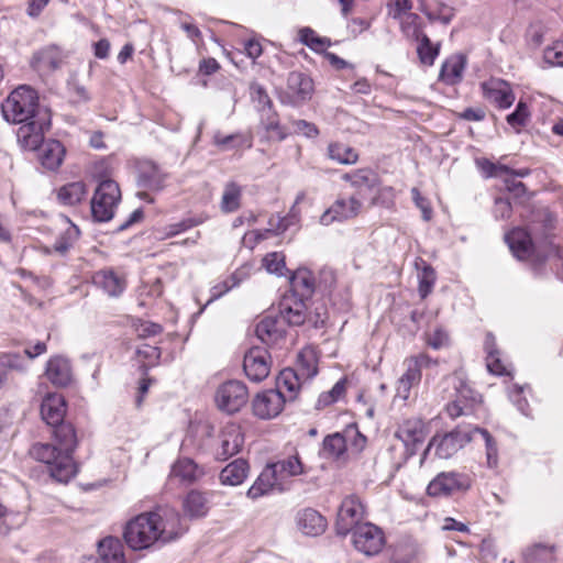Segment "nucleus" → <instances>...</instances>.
Returning <instances> with one entry per match:
<instances>
[{
	"label": "nucleus",
	"instance_id": "obj_1",
	"mask_svg": "<svg viewBox=\"0 0 563 563\" xmlns=\"http://www.w3.org/2000/svg\"><path fill=\"white\" fill-rule=\"evenodd\" d=\"M3 119L20 124L16 140L23 150L35 151L43 142L45 131L51 125V114L38 103L37 92L30 86H20L12 90L1 102Z\"/></svg>",
	"mask_w": 563,
	"mask_h": 563
},
{
	"label": "nucleus",
	"instance_id": "obj_2",
	"mask_svg": "<svg viewBox=\"0 0 563 563\" xmlns=\"http://www.w3.org/2000/svg\"><path fill=\"white\" fill-rule=\"evenodd\" d=\"M179 512L170 507H159L155 511L144 512L129 520L123 538L134 551L146 550L156 542L167 543L184 533Z\"/></svg>",
	"mask_w": 563,
	"mask_h": 563
},
{
	"label": "nucleus",
	"instance_id": "obj_3",
	"mask_svg": "<svg viewBox=\"0 0 563 563\" xmlns=\"http://www.w3.org/2000/svg\"><path fill=\"white\" fill-rule=\"evenodd\" d=\"M77 446L76 431L73 424H62L53 432L52 443H34L31 456L45 464L55 482L68 483L77 474L73 453Z\"/></svg>",
	"mask_w": 563,
	"mask_h": 563
},
{
	"label": "nucleus",
	"instance_id": "obj_4",
	"mask_svg": "<svg viewBox=\"0 0 563 563\" xmlns=\"http://www.w3.org/2000/svg\"><path fill=\"white\" fill-rule=\"evenodd\" d=\"M121 200L119 185L112 179H102L95 189L90 201L91 217L96 222H108Z\"/></svg>",
	"mask_w": 563,
	"mask_h": 563
},
{
	"label": "nucleus",
	"instance_id": "obj_5",
	"mask_svg": "<svg viewBox=\"0 0 563 563\" xmlns=\"http://www.w3.org/2000/svg\"><path fill=\"white\" fill-rule=\"evenodd\" d=\"M472 441V426L459 424L445 433H435L424 450L423 459L434 450L440 459H450Z\"/></svg>",
	"mask_w": 563,
	"mask_h": 563
},
{
	"label": "nucleus",
	"instance_id": "obj_6",
	"mask_svg": "<svg viewBox=\"0 0 563 563\" xmlns=\"http://www.w3.org/2000/svg\"><path fill=\"white\" fill-rule=\"evenodd\" d=\"M249 390L245 384L240 380H228L221 384L214 396L217 407L227 413H235L246 405Z\"/></svg>",
	"mask_w": 563,
	"mask_h": 563
},
{
	"label": "nucleus",
	"instance_id": "obj_7",
	"mask_svg": "<svg viewBox=\"0 0 563 563\" xmlns=\"http://www.w3.org/2000/svg\"><path fill=\"white\" fill-rule=\"evenodd\" d=\"M365 517V507L358 497L352 495L345 497L338 510L335 532L340 537H346L361 526Z\"/></svg>",
	"mask_w": 563,
	"mask_h": 563
},
{
	"label": "nucleus",
	"instance_id": "obj_8",
	"mask_svg": "<svg viewBox=\"0 0 563 563\" xmlns=\"http://www.w3.org/2000/svg\"><path fill=\"white\" fill-rule=\"evenodd\" d=\"M351 533L354 548L367 556L378 554L386 543L384 531L378 526L368 521L356 526V529Z\"/></svg>",
	"mask_w": 563,
	"mask_h": 563
},
{
	"label": "nucleus",
	"instance_id": "obj_9",
	"mask_svg": "<svg viewBox=\"0 0 563 563\" xmlns=\"http://www.w3.org/2000/svg\"><path fill=\"white\" fill-rule=\"evenodd\" d=\"M433 361L427 354H419L410 356L405 360V373L397 380L396 397L407 400L410 396V390L418 386L421 380V369L430 366Z\"/></svg>",
	"mask_w": 563,
	"mask_h": 563
},
{
	"label": "nucleus",
	"instance_id": "obj_10",
	"mask_svg": "<svg viewBox=\"0 0 563 563\" xmlns=\"http://www.w3.org/2000/svg\"><path fill=\"white\" fill-rule=\"evenodd\" d=\"M471 485V477L466 474L442 472L429 483L427 493L432 497L450 496L468 490Z\"/></svg>",
	"mask_w": 563,
	"mask_h": 563
},
{
	"label": "nucleus",
	"instance_id": "obj_11",
	"mask_svg": "<svg viewBox=\"0 0 563 563\" xmlns=\"http://www.w3.org/2000/svg\"><path fill=\"white\" fill-rule=\"evenodd\" d=\"M66 57V53L59 46L49 44L33 53L30 66L40 75H51L63 66Z\"/></svg>",
	"mask_w": 563,
	"mask_h": 563
},
{
	"label": "nucleus",
	"instance_id": "obj_12",
	"mask_svg": "<svg viewBox=\"0 0 563 563\" xmlns=\"http://www.w3.org/2000/svg\"><path fill=\"white\" fill-rule=\"evenodd\" d=\"M271 363L267 349L253 346L244 355L243 369L250 380L260 383L269 375Z\"/></svg>",
	"mask_w": 563,
	"mask_h": 563
},
{
	"label": "nucleus",
	"instance_id": "obj_13",
	"mask_svg": "<svg viewBox=\"0 0 563 563\" xmlns=\"http://www.w3.org/2000/svg\"><path fill=\"white\" fill-rule=\"evenodd\" d=\"M286 402V395L280 389H267L258 393L252 402L253 412L261 419L277 417Z\"/></svg>",
	"mask_w": 563,
	"mask_h": 563
},
{
	"label": "nucleus",
	"instance_id": "obj_14",
	"mask_svg": "<svg viewBox=\"0 0 563 563\" xmlns=\"http://www.w3.org/2000/svg\"><path fill=\"white\" fill-rule=\"evenodd\" d=\"M481 88L484 98L499 109H508L515 101L510 84L503 79L490 78L482 82Z\"/></svg>",
	"mask_w": 563,
	"mask_h": 563
},
{
	"label": "nucleus",
	"instance_id": "obj_15",
	"mask_svg": "<svg viewBox=\"0 0 563 563\" xmlns=\"http://www.w3.org/2000/svg\"><path fill=\"white\" fill-rule=\"evenodd\" d=\"M362 208L358 198L352 196L349 199L339 198L320 217V223L330 225L338 221L342 222L355 218Z\"/></svg>",
	"mask_w": 563,
	"mask_h": 563
},
{
	"label": "nucleus",
	"instance_id": "obj_16",
	"mask_svg": "<svg viewBox=\"0 0 563 563\" xmlns=\"http://www.w3.org/2000/svg\"><path fill=\"white\" fill-rule=\"evenodd\" d=\"M313 92L312 79L303 73L291 71L287 77V89L285 97L292 106L309 100Z\"/></svg>",
	"mask_w": 563,
	"mask_h": 563
},
{
	"label": "nucleus",
	"instance_id": "obj_17",
	"mask_svg": "<svg viewBox=\"0 0 563 563\" xmlns=\"http://www.w3.org/2000/svg\"><path fill=\"white\" fill-rule=\"evenodd\" d=\"M279 318L283 323L291 327H298L306 323L307 305L306 300L294 295L286 294L283 296L279 306Z\"/></svg>",
	"mask_w": 563,
	"mask_h": 563
},
{
	"label": "nucleus",
	"instance_id": "obj_18",
	"mask_svg": "<svg viewBox=\"0 0 563 563\" xmlns=\"http://www.w3.org/2000/svg\"><path fill=\"white\" fill-rule=\"evenodd\" d=\"M203 474V468L194 460L189 457H179L170 467L168 481L169 483L188 486L201 478Z\"/></svg>",
	"mask_w": 563,
	"mask_h": 563
},
{
	"label": "nucleus",
	"instance_id": "obj_19",
	"mask_svg": "<svg viewBox=\"0 0 563 563\" xmlns=\"http://www.w3.org/2000/svg\"><path fill=\"white\" fill-rule=\"evenodd\" d=\"M244 443L242 430L236 424L225 426L220 433V446L217 450L216 457L225 461L240 452Z\"/></svg>",
	"mask_w": 563,
	"mask_h": 563
},
{
	"label": "nucleus",
	"instance_id": "obj_20",
	"mask_svg": "<svg viewBox=\"0 0 563 563\" xmlns=\"http://www.w3.org/2000/svg\"><path fill=\"white\" fill-rule=\"evenodd\" d=\"M396 437L402 441L407 452L415 454V446L424 441V423L420 418L412 417L404 420L396 431Z\"/></svg>",
	"mask_w": 563,
	"mask_h": 563
},
{
	"label": "nucleus",
	"instance_id": "obj_21",
	"mask_svg": "<svg viewBox=\"0 0 563 563\" xmlns=\"http://www.w3.org/2000/svg\"><path fill=\"white\" fill-rule=\"evenodd\" d=\"M137 185L148 190H161L164 186L166 175L158 165L152 161H140L137 163Z\"/></svg>",
	"mask_w": 563,
	"mask_h": 563
},
{
	"label": "nucleus",
	"instance_id": "obj_22",
	"mask_svg": "<svg viewBox=\"0 0 563 563\" xmlns=\"http://www.w3.org/2000/svg\"><path fill=\"white\" fill-rule=\"evenodd\" d=\"M66 413V404L64 397L58 394H48L42 401L41 415L43 420L54 427V430L62 424Z\"/></svg>",
	"mask_w": 563,
	"mask_h": 563
},
{
	"label": "nucleus",
	"instance_id": "obj_23",
	"mask_svg": "<svg viewBox=\"0 0 563 563\" xmlns=\"http://www.w3.org/2000/svg\"><path fill=\"white\" fill-rule=\"evenodd\" d=\"M298 529L306 536L317 537L322 534L327 527V519L316 509L305 508L296 516Z\"/></svg>",
	"mask_w": 563,
	"mask_h": 563
},
{
	"label": "nucleus",
	"instance_id": "obj_24",
	"mask_svg": "<svg viewBox=\"0 0 563 563\" xmlns=\"http://www.w3.org/2000/svg\"><path fill=\"white\" fill-rule=\"evenodd\" d=\"M342 179L349 181L360 197L372 194L378 186L379 179L375 172L369 168H360L345 173Z\"/></svg>",
	"mask_w": 563,
	"mask_h": 563
},
{
	"label": "nucleus",
	"instance_id": "obj_25",
	"mask_svg": "<svg viewBox=\"0 0 563 563\" xmlns=\"http://www.w3.org/2000/svg\"><path fill=\"white\" fill-rule=\"evenodd\" d=\"M45 375L53 385L66 387L73 379L71 365L64 356H52L46 363Z\"/></svg>",
	"mask_w": 563,
	"mask_h": 563
},
{
	"label": "nucleus",
	"instance_id": "obj_26",
	"mask_svg": "<svg viewBox=\"0 0 563 563\" xmlns=\"http://www.w3.org/2000/svg\"><path fill=\"white\" fill-rule=\"evenodd\" d=\"M255 334L266 345L276 344L285 336L284 323L280 318L267 316L256 324Z\"/></svg>",
	"mask_w": 563,
	"mask_h": 563
},
{
	"label": "nucleus",
	"instance_id": "obj_27",
	"mask_svg": "<svg viewBox=\"0 0 563 563\" xmlns=\"http://www.w3.org/2000/svg\"><path fill=\"white\" fill-rule=\"evenodd\" d=\"M505 240L518 260H527L533 252L530 234L522 228H516L506 234Z\"/></svg>",
	"mask_w": 563,
	"mask_h": 563
},
{
	"label": "nucleus",
	"instance_id": "obj_28",
	"mask_svg": "<svg viewBox=\"0 0 563 563\" xmlns=\"http://www.w3.org/2000/svg\"><path fill=\"white\" fill-rule=\"evenodd\" d=\"M93 284L111 297L120 296L125 289V279L112 269H101L95 273Z\"/></svg>",
	"mask_w": 563,
	"mask_h": 563
},
{
	"label": "nucleus",
	"instance_id": "obj_29",
	"mask_svg": "<svg viewBox=\"0 0 563 563\" xmlns=\"http://www.w3.org/2000/svg\"><path fill=\"white\" fill-rule=\"evenodd\" d=\"M465 67L466 57L464 55H452L442 64L439 78L446 85H456L462 80Z\"/></svg>",
	"mask_w": 563,
	"mask_h": 563
},
{
	"label": "nucleus",
	"instance_id": "obj_30",
	"mask_svg": "<svg viewBox=\"0 0 563 563\" xmlns=\"http://www.w3.org/2000/svg\"><path fill=\"white\" fill-rule=\"evenodd\" d=\"M41 145L40 161L42 165L49 170H56L64 161L66 153L64 145L57 140L43 141Z\"/></svg>",
	"mask_w": 563,
	"mask_h": 563
},
{
	"label": "nucleus",
	"instance_id": "obj_31",
	"mask_svg": "<svg viewBox=\"0 0 563 563\" xmlns=\"http://www.w3.org/2000/svg\"><path fill=\"white\" fill-rule=\"evenodd\" d=\"M289 295L309 299L314 291V280L312 273L307 268H298L290 277Z\"/></svg>",
	"mask_w": 563,
	"mask_h": 563
},
{
	"label": "nucleus",
	"instance_id": "obj_32",
	"mask_svg": "<svg viewBox=\"0 0 563 563\" xmlns=\"http://www.w3.org/2000/svg\"><path fill=\"white\" fill-rule=\"evenodd\" d=\"M98 553L104 563H126L124 547L119 538L102 539L98 543Z\"/></svg>",
	"mask_w": 563,
	"mask_h": 563
},
{
	"label": "nucleus",
	"instance_id": "obj_33",
	"mask_svg": "<svg viewBox=\"0 0 563 563\" xmlns=\"http://www.w3.org/2000/svg\"><path fill=\"white\" fill-rule=\"evenodd\" d=\"M26 360L18 353L0 354V389L10 379V372L25 373Z\"/></svg>",
	"mask_w": 563,
	"mask_h": 563
},
{
	"label": "nucleus",
	"instance_id": "obj_34",
	"mask_svg": "<svg viewBox=\"0 0 563 563\" xmlns=\"http://www.w3.org/2000/svg\"><path fill=\"white\" fill-rule=\"evenodd\" d=\"M278 478L275 471L268 465L263 470L257 479L247 490V497L257 499L264 495L269 494L276 486H278Z\"/></svg>",
	"mask_w": 563,
	"mask_h": 563
},
{
	"label": "nucleus",
	"instance_id": "obj_35",
	"mask_svg": "<svg viewBox=\"0 0 563 563\" xmlns=\"http://www.w3.org/2000/svg\"><path fill=\"white\" fill-rule=\"evenodd\" d=\"M249 472V463L244 459H236L228 464L220 473L223 485L238 486L244 482Z\"/></svg>",
	"mask_w": 563,
	"mask_h": 563
},
{
	"label": "nucleus",
	"instance_id": "obj_36",
	"mask_svg": "<svg viewBox=\"0 0 563 563\" xmlns=\"http://www.w3.org/2000/svg\"><path fill=\"white\" fill-rule=\"evenodd\" d=\"M303 380L305 379L294 368H285L278 376L276 389H280L283 394H285V391L288 393L286 400H294L297 397L298 390L300 389Z\"/></svg>",
	"mask_w": 563,
	"mask_h": 563
},
{
	"label": "nucleus",
	"instance_id": "obj_37",
	"mask_svg": "<svg viewBox=\"0 0 563 563\" xmlns=\"http://www.w3.org/2000/svg\"><path fill=\"white\" fill-rule=\"evenodd\" d=\"M88 194L84 181H74L62 186L57 191V198L65 206H75L80 203Z\"/></svg>",
	"mask_w": 563,
	"mask_h": 563
},
{
	"label": "nucleus",
	"instance_id": "obj_38",
	"mask_svg": "<svg viewBox=\"0 0 563 563\" xmlns=\"http://www.w3.org/2000/svg\"><path fill=\"white\" fill-rule=\"evenodd\" d=\"M318 360L313 347L307 346L302 349L297 357V371L299 375L305 379H311L318 373L317 366Z\"/></svg>",
	"mask_w": 563,
	"mask_h": 563
},
{
	"label": "nucleus",
	"instance_id": "obj_39",
	"mask_svg": "<svg viewBox=\"0 0 563 563\" xmlns=\"http://www.w3.org/2000/svg\"><path fill=\"white\" fill-rule=\"evenodd\" d=\"M347 450L345 432H335L327 435L322 442V454L330 459H340Z\"/></svg>",
	"mask_w": 563,
	"mask_h": 563
},
{
	"label": "nucleus",
	"instance_id": "obj_40",
	"mask_svg": "<svg viewBox=\"0 0 563 563\" xmlns=\"http://www.w3.org/2000/svg\"><path fill=\"white\" fill-rule=\"evenodd\" d=\"M183 507L189 518H200L208 512L207 498L202 493L197 490H191L187 494Z\"/></svg>",
	"mask_w": 563,
	"mask_h": 563
},
{
	"label": "nucleus",
	"instance_id": "obj_41",
	"mask_svg": "<svg viewBox=\"0 0 563 563\" xmlns=\"http://www.w3.org/2000/svg\"><path fill=\"white\" fill-rule=\"evenodd\" d=\"M328 157L342 165H353L358 161L357 152L341 142H332L328 145Z\"/></svg>",
	"mask_w": 563,
	"mask_h": 563
},
{
	"label": "nucleus",
	"instance_id": "obj_42",
	"mask_svg": "<svg viewBox=\"0 0 563 563\" xmlns=\"http://www.w3.org/2000/svg\"><path fill=\"white\" fill-rule=\"evenodd\" d=\"M476 435H479L485 444L486 464L489 468H495L498 465V446L493 435L483 428L472 427V441Z\"/></svg>",
	"mask_w": 563,
	"mask_h": 563
},
{
	"label": "nucleus",
	"instance_id": "obj_43",
	"mask_svg": "<svg viewBox=\"0 0 563 563\" xmlns=\"http://www.w3.org/2000/svg\"><path fill=\"white\" fill-rule=\"evenodd\" d=\"M213 144L221 151H230L243 146L251 147V140L241 132L223 135L220 131H217L213 134Z\"/></svg>",
	"mask_w": 563,
	"mask_h": 563
},
{
	"label": "nucleus",
	"instance_id": "obj_44",
	"mask_svg": "<svg viewBox=\"0 0 563 563\" xmlns=\"http://www.w3.org/2000/svg\"><path fill=\"white\" fill-rule=\"evenodd\" d=\"M416 267L418 269L419 280L418 291L423 299L432 291L437 278L435 272L433 267L423 260L417 261Z\"/></svg>",
	"mask_w": 563,
	"mask_h": 563
},
{
	"label": "nucleus",
	"instance_id": "obj_45",
	"mask_svg": "<svg viewBox=\"0 0 563 563\" xmlns=\"http://www.w3.org/2000/svg\"><path fill=\"white\" fill-rule=\"evenodd\" d=\"M136 357L141 363V369L146 375L151 367L158 365L162 355L161 349L148 343H142L136 349Z\"/></svg>",
	"mask_w": 563,
	"mask_h": 563
},
{
	"label": "nucleus",
	"instance_id": "obj_46",
	"mask_svg": "<svg viewBox=\"0 0 563 563\" xmlns=\"http://www.w3.org/2000/svg\"><path fill=\"white\" fill-rule=\"evenodd\" d=\"M268 466L275 471L277 478L282 479L303 473V466L298 456H289Z\"/></svg>",
	"mask_w": 563,
	"mask_h": 563
},
{
	"label": "nucleus",
	"instance_id": "obj_47",
	"mask_svg": "<svg viewBox=\"0 0 563 563\" xmlns=\"http://www.w3.org/2000/svg\"><path fill=\"white\" fill-rule=\"evenodd\" d=\"M240 201L241 187L235 183L227 184L222 194L221 209L224 212H233L240 208Z\"/></svg>",
	"mask_w": 563,
	"mask_h": 563
},
{
	"label": "nucleus",
	"instance_id": "obj_48",
	"mask_svg": "<svg viewBox=\"0 0 563 563\" xmlns=\"http://www.w3.org/2000/svg\"><path fill=\"white\" fill-rule=\"evenodd\" d=\"M79 229L71 224L59 236L56 238L53 249L59 253L65 254L78 240Z\"/></svg>",
	"mask_w": 563,
	"mask_h": 563
},
{
	"label": "nucleus",
	"instance_id": "obj_49",
	"mask_svg": "<svg viewBox=\"0 0 563 563\" xmlns=\"http://www.w3.org/2000/svg\"><path fill=\"white\" fill-rule=\"evenodd\" d=\"M299 40L314 52H322L327 46L330 45V41L327 37L318 36L317 33L310 27L300 29Z\"/></svg>",
	"mask_w": 563,
	"mask_h": 563
},
{
	"label": "nucleus",
	"instance_id": "obj_50",
	"mask_svg": "<svg viewBox=\"0 0 563 563\" xmlns=\"http://www.w3.org/2000/svg\"><path fill=\"white\" fill-rule=\"evenodd\" d=\"M417 53L419 59L424 65H433L437 56L439 55V45L433 46L430 38L424 34L419 40Z\"/></svg>",
	"mask_w": 563,
	"mask_h": 563
},
{
	"label": "nucleus",
	"instance_id": "obj_51",
	"mask_svg": "<svg viewBox=\"0 0 563 563\" xmlns=\"http://www.w3.org/2000/svg\"><path fill=\"white\" fill-rule=\"evenodd\" d=\"M400 24L401 31L407 37L419 40L422 35H424L419 25V15L416 13H408L401 16Z\"/></svg>",
	"mask_w": 563,
	"mask_h": 563
},
{
	"label": "nucleus",
	"instance_id": "obj_52",
	"mask_svg": "<svg viewBox=\"0 0 563 563\" xmlns=\"http://www.w3.org/2000/svg\"><path fill=\"white\" fill-rule=\"evenodd\" d=\"M345 393V380L340 379L334 386L327 393H322L317 401L316 407L322 409L335 401H338Z\"/></svg>",
	"mask_w": 563,
	"mask_h": 563
},
{
	"label": "nucleus",
	"instance_id": "obj_53",
	"mask_svg": "<svg viewBox=\"0 0 563 563\" xmlns=\"http://www.w3.org/2000/svg\"><path fill=\"white\" fill-rule=\"evenodd\" d=\"M263 266L267 272L282 276L285 269V257L277 252L269 253L263 258Z\"/></svg>",
	"mask_w": 563,
	"mask_h": 563
},
{
	"label": "nucleus",
	"instance_id": "obj_54",
	"mask_svg": "<svg viewBox=\"0 0 563 563\" xmlns=\"http://www.w3.org/2000/svg\"><path fill=\"white\" fill-rule=\"evenodd\" d=\"M375 196L372 198L373 205H379L386 208H390L394 205L396 197L395 189L389 186L376 187Z\"/></svg>",
	"mask_w": 563,
	"mask_h": 563
},
{
	"label": "nucleus",
	"instance_id": "obj_55",
	"mask_svg": "<svg viewBox=\"0 0 563 563\" xmlns=\"http://www.w3.org/2000/svg\"><path fill=\"white\" fill-rule=\"evenodd\" d=\"M344 432L347 438V445H350L351 450L356 453L362 452L366 445V437L353 426L347 427Z\"/></svg>",
	"mask_w": 563,
	"mask_h": 563
},
{
	"label": "nucleus",
	"instance_id": "obj_56",
	"mask_svg": "<svg viewBox=\"0 0 563 563\" xmlns=\"http://www.w3.org/2000/svg\"><path fill=\"white\" fill-rule=\"evenodd\" d=\"M268 225H269V228L266 229L264 232H261V231L254 232L256 234L257 240L265 239L266 233H268V232H272L275 234L283 233L284 231L287 230L289 222H288L287 218H283L279 216H273L268 221Z\"/></svg>",
	"mask_w": 563,
	"mask_h": 563
},
{
	"label": "nucleus",
	"instance_id": "obj_57",
	"mask_svg": "<svg viewBox=\"0 0 563 563\" xmlns=\"http://www.w3.org/2000/svg\"><path fill=\"white\" fill-rule=\"evenodd\" d=\"M529 112L525 102L519 101L515 111L507 115L506 120L512 128L523 126L527 122Z\"/></svg>",
	"mask_w": 563,
	"mask_h": 563
},
{
	"label": "nucleus",
	"instance_id": "obj_58",
	"mask_svg": "<svg viewBox=\"0 0 563 563\" xmlns=\"http://www.w3.org/2000/svg\"><path fill=\"white\" fill-rule=\"evenodd\" d=\"M252 99L256 102L258 110L265 112L266 110L271 111L273 106L272 100L265 89L261 85H254L251 87Z\"/></svg>",
	"mask_w": 563,
	"mask_h": 563
},
{
	"label": "nucleus",
	"instance_id": "obj_59",
	"mask_svg": "<svg viewBox=\"0 0 563 563\" xmlns=\"http://www.w3.org/2000/svg\"><path fill=\"white\" fill-rule=\"evenodd\" d=\"M477 165L481 167L483 172L486 173L487 177H499L504 175V173L510 172V167L503 164L492 163L486 158L477 161Z\"/></svg>",
	"mask_w": 563,
	"mask_h": 563
},
{
	"label": "nucleus",
	"instance_id": "obj_60",
	"mask_svg": "<svg viewBox=\"0 0 563 563\" xmlns=\"http://www.w3.org/2000/svg\"><path fill=\"white\" fill-rule=\"evenodd\" d=\"M544 58L550 64L563 67V40L548 47L544 51Z\"/></svg>",
	"mask_w": 563,
	"mask_h": 563
},
{
	"label": "nucleus",
	"instance_id": "obj_61",
	"mask_svg": "<svg viewBox=\"0 0 563 563\" xmlns=\"http://www.w3.org/2000/svg\"><path fill=\"white\" fill-rule=\"evenodd\" d=\"M325 320L327 309L323 305L316 306L313 311H307L306 322L316 329L322 328L325 324Z\"/></svg>",
	"mask_w": 563,
	"mask_h": 563
},
{
	"label": "nucleus",
	"instance_id": "obj_62",
	"mask_svg": "<svg viewBox=\"0 0 563 563\" xmlns=\"http://www.w3.org/2000/svg\"><path fill=\"white\" fill-rule=\"evenodd\" d=\"M522 387L514 386V388L509 391V397L511 401L516 405L518 410L525 416L529 415V404L528 400L521 396Z\"/></svg>",
	"mask_w": 563,
	"mask_h": 563
},
{
	"label": "nucleus",
	"instance_id": "obj_63",
	"mask_svg": "<svg viewBox=\"0 0 563 563\" xmlns=\"http://www.w3.org/2000/svg\"><path fill=\"white\" fill-rule=\"evenodd\" d=\"M411 7V0H393V4L389 9V15L396 20L401 19V16L409 13L408 11Z\"/></svg>",
	"mask_w": 563,
	"mask_h": 563
},
{
	"label": "nucleus",
	"instance_id": "obj_64",
	"mask_svg": "<svg viewBox=\"0 0 563 563\" xmlns=\"http://www.w3.org/2000/svg\"><path fill=\"white\" fill-rule=\"evenodd\" d=\"M486 366L487 369L495 375H505L507 374L506 366L503 364L499 353L498 354H489L486 356Z\"/></svg>",
	"mask_w": 563,
	"mask_h": 563
}]
</instances>
